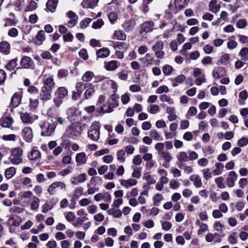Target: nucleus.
<instances>
[{"mask_svg":"<svg viewBox=\"0 0 248 248\" xmlns=\"http://www.w3.org/2000/svg\"><path fill=\"white\" fill-rule=\"evenodd\" d=\"M51 109L47 111L49 118L46 120L40 122L39 125L41 128V135L44 137H49L53 135L55 131L56 127L58 124H63L64 119L59 116H53L50 114Z\"/></svg>","mask_w":248,"mask_h":248,"instance_id":"1","label":"nucleus"},{"mask_svg":"<svg viewBox=\"0 0 248 248\" xmlns=\"http://www.w3.org/2000/svg\"><path fill=\"white\" fill-rule=\"evenodd\" d=\"M85 125L80 123H72L66 129L65 135L69 138L76 139L81 135Z\"/></svg>","mask_w":248,"mask_h":248,"instance_id":"2","label":"nucleus"},{"mask_svg":"<svg viewBox=\"0 0 248 248\" xmlns=\"http://www.w3.org/2000/svg\"><path fill=\"white\" fill-rule=\"evenodd\" d=\"M68 91L65 87H58L54 93L53 102L55 106L59 107L62 103L64 99L68 95Z\"/></svg>","mask_w":248,"mask_h":248,"instance_id":"3","label":"nucleus"},{"mask_svg":"<svg viewBox=\"0 0 248 248\" xmlns=\"http://www.w3.org/2000/svg\"><path fill=\"white\" fill-rule=\"evenodd\" d=\"M100 123L97 121L93 122L88 130V137L92 140H98L100 137Z\"/></svg>","mask_w":248,"mask_h":248,"instance_id":"4","label":"nucleus"},{"mask_svg":"<svg viewBox=\"0 0 248 248\" xmlns=\"http://www.w3.org/2000/svg\"><path fill=\"white\" fill-rule=\"evenodd\" d=\"M22 152L20 148H16L12 150L9 159L13 164H18L22 162Z\"/></svg>","mask_w":248,"mask_h":248,"instance_id":"5","label":"nucleus"},{"mask_svg":"<svg viewBox=\"0 0 248 248\" xmlns=\"http://www.w3.org/2000/svg\"><path fill=\"white\" fill-rule=\"evenodd\" d=\"M20 67L17 69L21 68L33 69L35 67V64L32 59L28 56L23 57L20 61Z\"/></svg>","mask_w":248,"mask_h":248,"instance_id":"6","label":"nucleus"},{"mask_svg":"<svg viewBox=\"0 0 248 248\" xmlns=\"http://www.w3.org/2000/svg\"><path fill=\"white\" fill-rule=\"evenodd\" d=\"M80 113L75 107H71L67 110V118L71 121H76L80 118Z\"/></svg>","mask_w":248,"mask_h":248,"instance_id":"7","label":"nucleus"},{"mask_svg":"<svg viewBox=\"0 0 248 248\" xmlns=\"http://www.w3.org/2000/svg\"><path fill=\"white\" fill-rule=\"evenodd\" d=\"M22 96V91L15 93L11 98L10 105H11L13 108L18 107L21 103Z\"/></svg>","mask_w":248,"mask_h":248,"instance_id":"8","label":"nucleus"},{"mask_svg":"<svg viewBox=\"0 0 248 248\" xmlns=\"http://www.w3.org/2000/svg\"><path fill=\"white\" fill-rule=\"evenodd\" d=\"M22 136L27 142H31L33 138L32 129L30 127H25L22 131Z\"/></svg>","mask_w":248,"mask_h":248,"instance_id":"9","label":"nucleus"},{"mask_svg":"<svg viewBox=\"0 0 248 248\" xmlns=\"http://www.w3.org/2000/svg\"><path fill=\"white\" fill-rule=\"evenodd\" d=\"M154 23L153 21H149L143 23L140 27V33L149 32L153 31Z\"/></svg>","mask_w":248,"mask_h":248,"instance_id":"10","label":"nucleus"},{"mask_svg":"<svg viewBox=\"0 0 248 248\" xmlns=\"http://www.w3.org/2000/svg\"><path fill=\"white\" fill-rule=\"evenodd\" d=\"M237 178V175L235 171H230L228 177L226 179L227 186L229 187H233L234 186L235 181L236 180Z\"/></svg>","mask_w":248,"mask_h":248,"instance_id":"11","label":"nucleus"},{"mask_svg":"<svg viewBox=\"0 0 248 248\" xmlns=\"http://www.w3.org/2000/svg\"><path fill=\"white\" fill-rule=\"evenodd\" d=\"M43 84L44 86L43 87L52 90V88L55 85L53 76L46 77V76L44 75L43 78Z\"/></svg>","mask_w":248,"mask_h":248,"instance_id":"12","label":"nucleus"},{"mask_svg":"<svg viewBox=\"0 0 248 248\" xmlns=\"http://www.w3.org/2000/svg\"><path fill=\"white\" fill-rule=\"evenodd\" d=\"M213 76L216 78H219L224 77L226 75V71L224 68L222 67H216L213 71Z\"/></svg>","mask_w":248,"mask_h":248,"instance_id":"13","label":"nucleus"},{"mask_svg":"<svg viewBox=\"0 0 248 248\" xmlns=\"http://www.w3.org/2000/svg\"><path fill=\"white\" fill-rule=\"evenodd\" d=\"M51 91L52 90L42 87L40 94V99L44 101L49 100L51 98Z\"/></svg>","mask_w":248,"mask_h":248,"instance_id":"14","label":"nucleus"},{"mask_svg":"<svg viewBox=\"0 0 248 248\" xmlns=\"http://www.w3.org/2000/svg\"><path fill=\"white\" fill-rule=\"evenodd\" d=\"M11 51V46L9 43L3 41L0 43V52L4 54L8 55Z\"/></svg>","mask_w":248,"mask_h":248,"instance_id":"15","label":"nucleus"},{"mask_svg":"<svg viewBox=\"0 0 248 248\" xmlns=\"http://www.w3.org/2000/svg\"><path fill=\"white\" fill-rule=\"evenodd\" d=\"M87 160V157L84 152L78 153L76 155V161L78 166L86 164Z\"/></svg>","mask_w":248,"mask_h":248,"instance_id":"16","label":"nucleus"},{"mask_svg":"<svg viewBox=\"0 0 248 248\" xmlns=\"http://www.w3.org/2000/svg\"><path fill=\"white\" fill-rule=\"evenodd\" d=\"M8 222L10 225L17 227L22 222V219L20 217L14 215L10 217Z\"/></svg>","mask_w":248,"mask_h":248,"instance_id":"17","label":"nucleus"},{"mask_svg":"<svg viewBox=\"0 0 248 248\" xmlns=\"http://www.w3.org/2000/svg\"><path fill=\"white\" fill-rule=\"evenodd\" d=\"M209 10L211 12L216 14L220 10L221 6L220 4H217V0H211L209 3Z\"/></svg>","mask_w":248,"mask_h":248,"instance_id":"18","label":"nucleus"},{"mask_svg":"<svg viewBox=\"0 0 248 248\" xmlns=\"http://www.w3.org/2000/svg\"><path fill=\"white\" fill-rule=\"evenodd\" d=\"M137 183V180L133 178H130L127 180H122L120 182L121 185L126 188L136 186Z\"/></svg>","mask_w":248,"mask_h":248,"instance_id":"19","label":"nucleus"},{"mask_svg":"<svg viewBox=\"0 0 248 248\" xmlns=\"http://www.w3.org/2000/svg\"><path fill=\"white\" fill-rule=\"evenodd\" d=\"M190 180L193 183L196 188H200L202 186V183L201 178L197 174H192L189 177Z\"/></svg>","mask_w":248,"mask_h":248,"instance_id":"20","label":"nucleus"},{"mask_svg":"<svg viewBox=\"0 0 248 248\" xmlns=\"http://www.w3.org/2000/svg\"><path fill=\"white\" fill-rule=\"evenodd\" d=\"M117 63V61L114 60L105 62L104 67L107 71H115L118 67Z\"/></svg>","mask_w":248,"mask_h":248,"instance_id":"21","label":"nucleus"},{"mask_svg":"<svg viewBox=\"0 0 248 248\" xmlns=\"http://www.w3.org/2000/svg\"><path fill=\"white\" fill-rule=\"evenodd\" d=\"M177 158V164L187 162L189 160V157L186 153L185 152H180L176 155Z\"/></svg>","mask_w":248,"mask_h":248,"instance_id":"22","label":"nucleus"},{"mask_svg":"<svg viewBox=\"0 0 248 248\" xmlns=\"http://www.w3.org/2000/svg\"><path fill=\"white\" fill-rule=\"evenodd\" d=\"M13 120L9 116L2 117L0 120V124L2 127L10 128Z\"/></svg>","mask_w":248,"mask_h":248,"instance_id":"23","label":"nucleus"},{"mask_svg":"<svg viewBox=\"0 0 248 248\" xmlns=\"http://www.w3.org/2000/svg\"><path fill=\"white\" fill-rule=\"evenodd\" d=\"M41 155L40 152L37 149V147H34L28 155V158L30 160H35L39 158Z\"/></svg>","mask_w":248,"mask_h":248,"instance_id":"24","label":"nucleus"},{"mask_svg":"<svg viewBox=\"0 0 248 248\" xmlns=\"http://www.w3.org/2000/svg\"><path fill=\"white\" fill-rule=\"evenodd\" d=\"M86 174L85 173L80 174L78 177H73L71 179L72 184L77 185L79 183H81L86 180Z\"/></svg>","mask_w":248,"mask_h":248,"instance_id":"25","label":"nucleus"},{"mask_svg":"<svg viewBox=\"0 0 248 248\" xmlns=\"http://www.w3.org/2000/svg\"><path fill=\"white\" fill-rule=\"evenodd\" d=\"M97 58H105L110 54V51L107 47H103L99 49L96 51Z\"/></svg>","mask_w":248,"mask_h":248,"instance_id":"26","label":"nucleus"},{"mask_svg":"<svg viewBox=\"0 0 248 248\" xmlns=\"http://www.w3.org/2000/svg\"><path fill=\"white\" fill-rule=\"evenodd\" d=\"M154 60V58L150 53H147L144 58L140 59V61L142 62L146 66L153 64Z\"/></svg>","mask_w":248,"mask_h":248,"instance_id":"27","label":"nucleus"},{"mask_svg":"<svg viewBox=\"0 0 248 248\" xmlns=\"http://www.w3.org/2000/svg\"><path fill=\"white\" fill-rule=\"evenodd\" d=\"M58 1L56 0H48L46 3V6L48 11L54 13L57 8Z\"/></svg>","mask_w":248,"mask_h":248,"instance_id":"28","label":"nucleus"},{"mask_svg":"<svg viewBox=\"0 0 248 248\" xmlns=\"http://www.w3.org/2000/svg\"><path fill=\"white\" fill-rule=\"evenodd\" d=\"M85 90L86 91L84 93V96L86 99H88L93 94L95 91L94 85L92 83H88L87 88Z\"/></svg>","mask_w":248,"mask_h":248,"instance_id":"29","label":"nucleus"},{"mask_svg":"<svg viewBox=\"0 0 248 248\" xmlns=\"http://www.w3.org/2000/svg\"><path fill=\"white\" fill-rule=\"evenodd\" d=\"M98 0H84L82 5L84 8H93L97 4Z\"/></svg>","mask_w":248,"mask_h":248,"instance_id":"30","label":"nucleus"},{"mask_svg":"<svg viewBox=\"0 0 248 248\" xmlns=\"http://www.w3.org/2000/svg\"><path fill=\"white\" fill-rule=\"evenodd\" d=\"M35 43L38 45H41L46 39L45 33L43 30H40L37 33L35 37Z\"/></svg>","mask_w":248,"mask_h":248,"instance_id":"31","label":"nucleus"},{"mask_svg":"<svg viewBox=\"0 0 248 248\" xmlns=\"http://www.w3.org/2000/svg\"><path fill=\"white\" fill-rule=\"evenodd\" d=\"M20 118L25 124H31L34 122V119L31 115L27 113H21L20 114Z\"/></svg>","mask_w":248,"mask_h":248,"instance_id":"32","label":"nucleus"},{"mask_svg":"<svg viewBox=\"0 0 248 248\" xmlns=\"http://www.w3.org/2000/svg\"><path fill=\"white\" fill-rule=\"evenodd\" d=\"M135 26V22L132 20H129L125 21L123 24L124 29L126 31H129L133 30Z\"/></svg>","mask_w":248,"mask_h":248,"instance_id":"33","label":"nucleus"},{"mask_svg":"<svg viewBox=\"0 0 248 248\" xmlns=\"http://www.w3.org/2000/svg\"><path fill=\"white\" fill-rule=\"evenodd\" d=\"M179 169L184 170L185 173L189 174L193 171V166H187L186 163H182L177 164Z\"/></svg>","mask_w":248,"mask_h":248,"instance_id":"34","label":"nucleus"},{"mask_svg":"<svg viewBox=\"0 0 248 248\" xmlns=\"http://www.w3.org/2000/svg\"><path fill=\"white\" fill-rule=\"evenodd\" d=\"M17 58H16L15 59H12L10 60L8 63L5 65V68L10 71H11L13 70L17 66Z\"/></svg>","mask_w":248,"mask_h":248,"instance_id":"35","label":"nucleus"},{"mask_svg":"<svg viewBox=\"0 0 248 248\" xmlns=\"http://www.w3.org/2000/svg\"><path fill=\"white\" fill-rule=\"evenodd\" d=\"M239 56L243 61L248 60V48L247 47H242L239 52Z\"/></svg>","mask_w":248,"mask_h":248,"instance_id":"36","label":"nucleus"},{"mask_svg":"<svg viewBox=\"0 0 248 248\" xmlns=\"http://www.w3.org/2000/svg\"><path fill=\"white\" fill-rule=\"evenodd\" d=\"M149 134L151 139L154 140L161 141L163 140L161 135L155 129H152L150 130Z\"/></svg>","mask_w":248,"mask_h":248,"instance_id":"37","label":"nucleus"},{"mask_svg":"<svg viewBox=\"0 0 248 248\" xmlns=\"http://www.w3.org/2000/svg\"><path fill=\"white\" fill-rule=\"evenodd\" d=\"M113 36L118 40L124 41L126 38L125 33L121 30L115 31Z\"/></svg>","mask_w":248,"mask_h":248,"instance_id":"38","label":"nucleus"},{"mask_svg":"<svg viewBox=\"0 0 248 248\" xmlns=\"http://www.w3.org/2000/svg\"><path fill=\"white\" fill-rule=\"evenodd\" d=\"M88 83H84L83 82H78L76 83V88L79 93L82 94L83 91L87 88Z\"/></svg>","mask_w":248,"mask_h":248,"instance_id":"39","label":"nucleus"},{"mask_svg":"<svg viewBox=\"0 0 248 248\" xmlns=\"http://www.w3.org/2000/svg\"><path fill=\"white\" fill-rule=\"evenodd\" d=\"M39 202L40 199L35 196H33V200L30 204L31 209L32 210H37L39 206Z\"/></svg>","mask_w":248,"mask_h":248,"instance_id":"40","label":"nucleus"},{"mask_svg":"<svg viewBox=\"0 0 248 248\" xmlns=\"http://www.w3.org/2000/svg\"><path fill=\"white\" fill-rule=\"evenodd\" d=\"M94 77V74L91 71H87L83 75L82 80L85 82H90Z\"/></svg>","mask_w":248,"mask_h":248,"instance_id":"41","label":"nucleus"},{"mask_svg":"<svg viewBox=\"0 0 248 248\" xmlns=\"http://www.w3.org/2000/svg\"><path fill=\"white\" fill-rule=\"evenodd\" d=\"M16 172V169L15 167H10L6 170L5 171V176L7 179L11 178Z\"/></svg>","mask_w":248,"mask_h":248,"instance_id":"42","label":"nucleus"},{"mask_svg":"<svg viewBox=\"0 0 248 248\" xmlns=\"http://www.w3.org/2000/svg\"><path fill=\"white\" fill-rule=\"evenodd\" d=\"M128 46L129 45L128 44L124 42H117L114 46V48L115 49H119L124 51H125L127 49Z\"/></svg>","mask_w":248,"mask_h":248,"instance_id":"43","label":"nucleus"},{"mask_svg":"<svg viewBox=\"0 0 248 248\" xmlns=\"http://www.w3.org/2000/svg\"><path fill=\"white\" fill-rule=\"evenodd\" d=\"M109 215H112L114 217H119L122 216V212L120 209L111 208L107 211Z\"/></svg>","mask_w":248,"mask_h":248,"instance_id":"44","label":"nucleus"},{"mask_svg":"<svg viewBox=\"0 0 248 248\" xmlns=\"http://www.w3.org/2000/svg\"><path fill=\"white\" fill-rule=\"evenodd\" d=\"M248 97V93L246 90H243L239 93V99L238 100V102L240 105H244V102L242 101L241 99L245 100L247 99Z\"/></svg>","mask_w":248,"mask_h":248,"instance_id":"45","label":"nucleus"},{"mask_svg":"<svg viewBox=\"0 0 248 248\" xmlns=\"http://www.w3.org/2000/svg\"><path fill=\"white\" fill-rule=\"evenodd\" d=\"M215 183L217 185V187L219 188H224L226 187L224 183V179L222 176H220L215 179Z\"/></svg>","mask_w":248,"mask_h":248,"instance_id":"46","label":"nucleus"},{"mask_svg":"<svg viewBox=\"0 0 248 248\" xmlns=\"http://www.w3.org/2000/svg\"><path fill=\"white\" fill-rule=\"evenodd\" d=\"M158 153L166 162H170L172 158L169 152L161 151V152Z\"/></svg>","mask_w":248,"mask_h":248,"instance_id":"47","label":"nucleus"},{"mask_svg":"<svg viewBox=\"0 0 248 248\" xmlns=\"http://www.w3.org/2000/svg\"><path fill=\"white\" fill-rule=\"evenodd\" d=\"M164 48V44L162 41H158L152 46V49L154 52L162 50Z\"/></svg>","mask_w":248,"mask_h":248,"instance_id":"48","label":"nucleus"},{"mask_svg":"<svg viewBox=\"0 0 248 248\" xmlns=\"http://www.w3.org/2000/svg\"><path fill=\"white\" fill-rule=\"evenodd\" d=\"M173 69V67L169 64H166L162 67L163 73L165 76L170 75Z\"/></svg>","mask_w":248,"mask_h":248,"instance_id":"49","label":"nucleus"},{"mask_svg":"<svg viewBox=\"0 0 248 248\" xmlns=\"http://www.w3.org/2000/svg\"><path fill=\"white\" fill-rule=\"evenodd\" d=\"M125 151L123 150H120L117 153V159L121 163H124L125 160L124 157Z\"/></svg>","mask_w":248,"mask_h":248,"instance_id":"50","label":"nucleus"},{"mask_svg":"<svg viewBox=\"0 0 248 248\" xmlns=\"http://www.w3.org/2000/svg\"><path fill=\"white\" fill-rule=\"evenodd\" d=\"M143 179L145 180L148 184L153 185L155 183V180L151 176V175H150V174L148 172L145 173Z\"/></svg>","mask_w":248,"mask_h":248,"instance_id":"51","label":"nucleus"},{"mask_svg":"<svg viewBox=\"0 0 248 248\" xmlns=\"http://www.w3.org/2000/svg\"><path fill=\"white\" fill-rule=\"evenodd\" d=\"M230 61V56L228 54H224L222 55L219 61V62L221 64L226 65Z\"/></svg>","mask_w":248,"mask_h":248,"instance_id":"52","label":"nucleus"},{"mask_svg":"<svg viewBox=\"0 0 248 248\" xmlns=\"http://www.w3.org/2000/svg\"><path fill=\"white\" fill-rule=\"evenodd\" d=\"M160 110L159 107L157 105H151L149 106L148 110V111L152 114H155L159 112Z\"/></svg>","mask_w":248,"mask_h":248,"instance_id":"53","label":"nucleus"},{"mask_svg":"<svg viewBox=\"0 0 248 248\" xmlns=\"http://www.w3.org/2000/svg\"><path fill=\"white\" fill-rule=\"evenodd\" d=\"M189 0H175V5L176 7L184 8L188 3Z\"/></svg>","mask_w":248,"mask_h":248,"instance_id":"54","label":"nucleus"},{"mask_svg":"<svg viewBox=\"0 0 248 248\" xmlns=\"http://www.w3.org/2000/svg\"><path fill=\"white\" fill-rule=\"evenodd\" d=\"M92 19L90 18H85L83 19L79 23L80 27L81 29H85L90 24V23L92 21Z\"/></svg>","mask_w":248,"mask_h":248,"instance_id":"55","label":"nucleus"},{"mask_svg":"<svg viewBox=\"0 0 248 248\" xmlns=\"http://www.w3.org/2000/svg\"><path fill=\"white\" fill-rule=\"evenodd\" d=\"M37 7V3L33 0H31L29 5L26 7L25 11H31L35 9Z\"/></svg>","mask_w":248,"mask_h":248,"instance_id":"56","label":"nucleus"},{"mask_svg":"<svg viewBox=\"0 0 248 248\" xmlns=\"http://www.w3.org/2000/svg\"><path fill=\"white\" fill-rule=\"evenodd\" d=\"M104 24V21L102 19H98L93 23L92 28L94 29H100L102 27Z\"/></svg>","mask_w":248,"mask_h":248,"instance_id":"57","label":"nucleus"},{"mask_svg":"<svg viewBox=\"0 0 248 248\" xmlns=\"http://www.w3.org/2000/svg\"><path fill=\"white\" fill-rule=\"evenodd\" d=\"M68 71L65 69H60L57 74V77L61 79L66 78L68 75Z\"/></svg>","mask_w":248,"mask_h":248,"instance_id":"58","label":"nucleus"},{"mask_svg":"<svg viewBox=\"0 0 248 248\" xmlns=\"http://www.w3.org/2000/svg\"><path fill=\"white\" fill-rule=\"evenodd\" d=\"M159 212V210L157 208L153 207L152 209H147L146 210V214L148 216H150L152 215L156 216L158 214Z\"/></svg>","mask_w":248,"mask_h":248,"instance_id":"59","label":"nucleus"},{"mask_svg":"<svg viewBox=\"0 0 248 248\" xmlns=\"http://www.w3.org/2000/svg\"><path fill=\"white\" fill-rule=\"evenodd\" d=\"M163 199V197L161 194H156L154 196L153 198L154 204L155 206H158L160 202L162 201Z\"/></svg>","mask_w":248,"mask_h":248,"instance_id":"60","label":"nucleus"},{"mask_svg":"<svg viewBox=\"0 0 248 248\" xmlns=\"http://www.w3.org/2000/svg\"><path fill=\"white\" fill-rule=\"evenodd\" d=\"M203 176L205 179L208 180L212 177V173L210 172V169L205 168L202 170Z\"/></svg>","mask_w":248,"mask_h":248,"instance_id":"61","label":"nucleus"},{"mask_svg":"<svg viewBox=\"0 0 248 248\" xmlns=\"http://www.w3.org/2000/svg\"><path fill=\"white\" fill-rule=\"evenodd\" d=\"M248 144V139L245 137H243L237 141V145L239 147H244Z\"/></svg>","mask_w":248,"mask_h":248,"instance_id":"62","label":"nucleus"},{"mask_svg":"<svg viewBox=\"0 0 248 248\" xmlns=\"http://www.w3.org/2000/svg\"><path fill=\"white\" fill-rule=\"evenodd\" d=\"M160 99L162 102H168L169 104H173V100L166 94H163L160 96Z\"/></svg>","mask_w":248,"mask_h":248,"instance_id":"63","label":"nucleus"},{"mask_svg":"<svg viewBox=\"0 0 248 248\" xmlns=\"http://www.w3.org/2000/svg\"><path fill=\"white\" fill-rule=\"evenodd\" d=\"M216 236H219V234L217 233H215L214 234H213L212 233H208L206 236H205V239L206 241L207 242H211L213 239L215 238V237Z\"/></svg>","mask_w":248,"mask_h":248,"instance_id":"64","label":"nucleus"}]
</instances>
